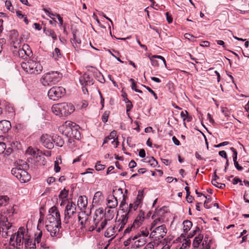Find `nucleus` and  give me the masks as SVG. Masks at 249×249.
I'll use <instances>...</instances> for the list:
<instances>
[{
    "label": "nucleus",
    "mask_w": 249,
    "mask_h": 249,
    "mask_svg": "<svg viewBox=\"0 0 249 249\" xmlns=\"http://www.w3.org/2000/svg\"><path fill=\"white\" fill-rule=\"evenodd\" d=\"M5 212H2L0 217V233L2 236L7 238L11 235L9 243L14 247L19 248L24 242L25 248L26 249L36 248L35 241L30 238L24 228L20 227L17 232L13 233L15 227L8 221L7 215H5Z\"/></svg>",
    "instance_id": "f257e3e1"
},
{
    "label": "nucleus",
    "mask_w": 249,
    "mask_h": 249,
    "mask_svg": "<svg viewBox=\"0 0 249 249\" xmlns=\"http://www.w3.org/2000/svg\"><path fill=\"white\" fill-rule=\"evenodd\" d=\"M21 66L25 71L30 74H38L42 71L43 69L42 66L39 62L32 59L26 62H22Z\"/></svg>",
    "instance_id": "f03ea898"
},
{
    "label": "nucleus",
    "mask_w": 249,
    "mask_h": 249,
    "mask_svg": "<svg viewBox=\"0 0 249 249\" xmlns=\"http://www.w3.org/2000/svg\"><path fill=\"white\" fill-rule=\"evenodd\" d=\"M61 77V73L52 71L43 75L40 79V81L44 86H51L59 81Z\"/></svg>",
    "instance_id": "7ed1b4c3"
},
{
    "label": "nucleus",
    "mask_w": 249,
    "mask_h": 249,
    "mask_svg": "<svg viewBox=\"0 0 249 249\" xmlns=\"http://www.w3.org/2000/svg\"><path fill=\"white\" fill-rule=\"evenodd\" d=\"M11 173L21 183L28 182L31 178V176L25 170L23 169L21 165L13 168L11 170Z\"/></svg>",
    "instance_id": "20e7f679"
},
{
    "label": "nucleus",
    "mask_w": 249,
    "mask_h": 249,
    "mask_svg": "<svg viewBox=\"0 0 249 249\" xmlns=\"http://www.w3.org/2000/svg\"><path fill=\"white\" fill-rule=\"evenodd\" d=\"M97 213H99L103 216L104 214L103 210L99 209L96 211V218H95L94 219V226L92 227H90L89 230L92 231L94 230H96L97 232H99L106 226L107 223V220L106 218H103L101 217L98 218V216L97 215Z\"/></svg>",
    "instance_id": "39448f33"
},
{
    "label": "nucleus",
    "mask_w": 249,
    "mask_h": 249,
    "mask_svg": "<svg viewBox=\"0 0 249 249\" xmlns=\"http://www.w3.org/2000/svg\"><path fill=\"white\" fill-rule=\"evenodd\" d=\"M65 94V89L62 87H53L48 92L49 98L53 101H57Z\"/></svg>",
    "instance_id": "423d86ee"
},
{
    "label": "nucleus",
    "mask_w": 249,
    "mask_h": 249,
    "mask_svg": "<svg viewBox=\"0 0 249 249\" xmlns=\"http://www.w3.org/2000/svg\"><path fill=\"white\" fill-rule=\"evenodd\" d=\"M61 220L59 221H46V228L52 237H57L59 234L61 228Z\"/></svg>",
    "instance_id": "0eeeda50"
},
{
    "label": "nucleus",
    "mask_w": 249,
    "mask_h": 249,
    "mask_svg": "<svg viewBox=\"0 0 249 249\" xmlns=\"http://www.w3.org/2000/svg\"><path fill=\"white\" fill-rule=\"evenodd\" d=\"M167 230L165 225L162 224L155 228L150 234V237L160 239L166 234Z\"/></svg>",
    "instance_id": "6e6552de"
},
{
    "label": "nucleus",
    "mask_w": 249,
    "mask_h": 249,
    "mask_svg": "<svg viewBox=\"0 0 249 249\" xmlns=\"http://www.w3.org/2000/svg\"><path fill=\"white\" fill-rule=\"evenodd\" d=\"M164 213V210L161 208L156 210L152 216V219H155L151 223L150 229V231H152L156 226H158L159 225L161 224L164 222V218L162 217V214Z\"/></svg>",
    "instance_id": "1a4fd4ad"
},
{
    "label": "nucleus",
    "mask_w": 249,
    "mask_h": 249,
    "mask_svg": "<svg viewBox=\"0 0 249 249\" xmlns=\"http://www.w3.org/2000/svg\"><path fill=\"white\" fill-rule=\"evenodd\" d=\"M76 214V205L73 202H68L65 207L64 222L68 223L69 219Z\"/></svg>",
    "instance_id": "9d476101"
},
{
    "label": "nucleus",
    "mask_w": 249,
    "mask_h": 249,
    "mask_svg": "<svg viewBox=\"0 0 249 249\" xmlns=\"http://www.w3.org/2000/svg\"><path fill=\"white\" fill-rule=\"evenodd\" d=\"M75 124V123L71 121H66L64 124L59 127V130L62 134L68 137Z\"/></svg>",
    "instance_id": "9b49d317"
},
{
    "label": "nucleus",
    "mask_w": 249,
    "mask_h": 249,
    "mask_svg": "<svg viewBox=\"0 0 249 249\" xmlns=\"http://www.w3.org/2000/svg\"><path fill=\"white\" fill-rule=\"evenodd\" d=\"M60 109L61 110V114L62 116H66L74 110V107L71 104H68L66 103H59Z\"/></svg>",
    "instance_id": "f8f14e48"
},
{
    "label": "nucleus",
    "mask_w": 249,
    "mask_h": 249,
    "mask_svg": "<svg viewBox=\"0 0 249 249\" xmlns=\"http://www.w3.org/2000/svg\"><path fill=\"white\" fill-rule=\"evenodd\" d=\"M41 143L48 149H51L53 147V137L47 134L42 135L40 137Z\"/></svg>",
    "instance_id": "ddd939ff"
},
{
    "label": "nucleus",
    "mask_w": 249,
    "mask_h": 249,
    "mask_svg": "<svg viewBox=\"0 0 249 249\" xmlns=\"http://www.w3.org/2000/svg\"><path fill=\"white\" fill-rule=\"evenodd\" d=\"M127 217L125 216H120L119 217H117L115 222V228L118 231H120L124 228V225L127 223Z\"/></svg>",
    "instance_id": "4468645a"
},
{
    "label": "nucleus",
    "mask_w": 249,
    "mask_h": 249,
    "mask_svg": "<svg viewBox=\"0 0 249 249\" xmlns=\"http://www.w3.org/2000/svg\"><path fill=\"white\" fill-rule=\"evenodd\" d=\"M81 84L83 86V88L87 86H90L93 84V79L88 74L85 73L79 79Z\"/></svg>",
    "instance_id": "2eb2a0df"
},
{
    "label": "nucleus",
    "mask_w": 249,
    "mask_h": 249,
    "mask_svg": "<svg viewBox=\"0 0 249 249\" xmlns=\"http://www.w3.org/2000/svg\"><path fill=\"white\" fill-rule=\"evenodd\" d=\"M29 46L27 44H24L21 49H19L18 51V56L24 59L29 56L31 54V52L29 50Z\"/></svg>",
    "instance_id": "dca6fc26"
},
{
    "label": "nucleus",
    "mask_w": 249,
    "mask_h": 249,
    "mask_svg": "<svg viewBox=\"0 0 249 249\" xmlns=\"http://www.w3.org/2000/svg\"><path fill=\"white\" fill-rule=\"evenodd\" d=\"M11 128V124L9 121H0V134L7 132Z\"/></svg>",
    "instance_id": "f3484780"
},
{
    "label": "nucleus",
    "mask_w": 249,
    "mask_h": 249,
    "mask_svg": "<svg viewBox=\"0 0 249 249\" xmlns=\"http://www.w3.org/2000/svg\"><path fill=\"white\" fill-rule=\"evenodd\" d=\"M118 204V200L115 198L114 196H112L111 195L108 196L107 198V205L108 208H115L117 206Z\"/></svg>",
    "instance_id": "a211bd4d"
},
{
    "label": "nucleus",
    "mask_w": 249,
    "mask_h": 249,
    "mask_svg": "<svg viewBox=\"0 0 249 249\" xmlns=\"http://www.w3.org/2000/svg\"><path fill=\"white\" fill-rule=\"evenodd\" d=\"M79 126L76 124L73 127L72 130L71 132L67 137L74 138L76 140H79L81 138V135L79 131Z\"/></svg>",
    "instance_id": "6ab92c4d"
},
{
    "label": "nucleus",
    "mask_w": 249,
    "mask_h": 249,
    "mask_svg": "<svg viewBox=\"0 0 249 249\" xmlns=\"http://www.w3.org/2000/svg\"><path fill=\"white\" fill-rule=\"evenodd\" d=\"M78 220L82 227H85L87 225L89 219V216L85 212H81L78 215Z\"/></svg>",
    "instance_id": "aec40b11"
},
{
    "label": "nucleus",
    "mask_w": 249,
    "mask_h": 249,
    "mask_svg": "<svg viewBox=\"0 0 249 249\" xmlns=\"http://www.w3.org/2000/svg\"><path fill=\"white\" fill-rule=\"evenodd\" d=\"M144 219V213L143 212L141 211L133 223V226L136 228L139 227L143 221Z\"/></svg>",
    "instance_id": "412c9836"
},
{
    "label": "nucleus",
    "mask_w": 249,
    "mask_h": 249,
    "mask_svg": "<svg viewBox=\"0 0 249 249\" xmlns=\"http://www.w3.org/2000/svg\"><path fill=\"white\" fill-rule=\"evenodd\" d=\"M126 195L124 194L122 188L117 187H116L113 190L112 195H111L112 196H114L115 198L117 200L121 198V197L123 198Z\"/></svg>",
    "instance_id": "4be33fe9"
},
{
    "label": "nucleus",
    "mask_w": 249,
    "mask_h": 249,
    "mask_svg": "<svg viewBox=\"0 0 249 249\" xmlns=\"http://www.w3.org/2000/svg\"><path fill=\"white\" fill-rule=\"evenodd\" d=\"M155 58H158L161 60L165 66H166V61L165 58L161 56V55H153L151 57H149V59L151 62V64L153 66L157 67L159 66V64L157 60L154 59Z\"/></svg>",
    "instance_id": "5701e85b"
},
{
    "label": "nucleus",
    "mask_w": 249,
    "mask_h": 249,
    "mask_svg": "<svg viewBox=\"0 0 249 249\" xmlns=\"http://www.w3.org/2000/svg\"><path fill=\"white\" fill-rule=\"evenodd\" d=\"M121 210L123 211L124 214L121 216L126 215L127 217V220H128L130 214L132 213V211H134L133 205L130 203L129 205L126 206L125 207H124V208H122Z\"/></svg>",
    "instance_id": "b1692460"
},
{
    "label": "nucleus",
    "mask_w": 249,
    "mask_h": 249,
    "mask_svg": "<svg viewBox=\"0 0 249 249\" xmlns=\"http://www.w3.org/2000/svg\"><path fill=\"white\" fill-rule=\"evenodd\" d=\"M88 204L87 198L85 196H80L78 199L77 205L80 208H85Z\"/></svg>",
    "instance_id": "393cba45"
},
{
    "label": "nucleus",
    "mask_w": 249,
    "mask_h": 249,
    "mask_svg": "<svg viewBox=\"0 0 249 249\" xmlns=\"http://www.w3.org/2000/svg\"><path fill=\"white\" fill-rule=\"evenodd\" d=\"M49 213L51 215H53L54 217L58 218V221L61 220L60 214L56 207H52L50 209Z\"/></svg>",
    "instance_id": "a878e982"
},
{
    "label": "nucleus",
    "mask_w": 249,
    "mask_h": 249,
    "mask_svg": "<svg viewBox=\"0 0 249 249\" xmlns=\"http://www.w3.org/2000/svg\"><path fill=\"white\" fill-rule=\"evenodd\" d=\"M117 231H118L115 228L114 226L113 227H109L106 230L105 233V236L107 237H110L114 236Z\"/></svg>",
    "instance_id": "bb28decb"
},
{
    "label": "nucleus",
    "mask_w": 249,
    "mask_h": 249,
    "mask_svg": "<svg viewBox=\"0 0 249 249\" xmlns=\"http://www.w3.org/2000/svg\"><path fill=\"white\" fill-rule=\"evenodd\" d=\"M52 111L55 115L59 116L60 117L62 116L61 114V110L60 109V104H56L53 105L52 107Z\"/></svg>",
    "instance_id": "cd10ccee"
},
{
    "label": "nucleus",
    "mask_w": 249,
    "mask_h": 249,
    "mask_svg": "<svg viewBox=\"0 0 249 249\" xmlns=\"http://www.w3.org/2000/svg\"><path fill=\"white\" fill-rule=\"evenodd\" d=\"M53 141L57 146L60 147H62L64 143L63 139L56 135L53 136Z\"/></svg>",
    "instance_id": "c85d7f7f"
},
{
    "label": "nucleus",
    "mask_w": 249,
    "mask_h": 249,
    "mask_svg": "<svg viewBox=\"0 0 249 249\" xmlns=\"http://www.w3.org/2000/svg\"><path fill=\"white\" fill-rule=\"evenodd\" d=\"M203 238V235L202 234H199L196 236L193 241V246L195 248H197L202 241Z\"/></svg>",
    "instance_id": "c756f323"
},
{
    "label": "nucleus",
    "mask_w": 249,
    "mask_h": 249,
    "mask_svg": "<svg viewBox=\"0 0 249 249\" xmlns=\"http://www.w3.org/2000/svg\"><path fill=\"white\" fill-rule=\"evenodd\" d=\"M149 234V231L146 227H143L141 228L140 232L137 234L138 237H141L142 236V238H145Z\"/></svg>",
    "instance_id": "7c9ffc66"
},
{
    "label": "nucleus",
    "mask_w": 249,
    "mask_h": 249,
    "mask_svg": "<svg viewBox=\"0 0 249 249\" xmlns=\"http://www.w3.org/2000/svg\"><path fill=\"white\" fill-rule=\"evenodd\" d=\"M138 240H136L134 243V248H139L144 245L146 242V239L142 237H139Z\"/></svg>",
    "instance_id": "2f4dec72"
},
{
    "label": "nucleus",
    "mask_w": 249,
    "mask_h": 249,
    "mask_svg": "<svg viewBox=\"0 0 249 249\" xmlns=\"http://www.w3.org/2000/svg\"><path fill=\"white\" fill-rule=\"evenodd\" d=\"M183 225L184 232H187L193 226L192 222L188 220H184L183 222Z\"/></svg>",
    "instance_id": "473e14b6"
},
{
    "label": "nucleus",
    "mask_w": 249,
    "mask_h": 249,
    "mask_svg": "<svg viewBox=\"0 0 249 249\" xmlns=\"http://www.w3.org/2000/svg\"><path fill=\"white\" fill-rule=\"evenodd\" d=\"M103 194L101 192H96L93 196V202L95 203H98L103 199Z\"/></svg>",
    "instance_id": "72a5a7b5"
},
{
    "label": "nucleus",
    "mask_w": 249,
    "mask_h": 249,
    "mask_svg": "<svg viewBox=\"0 0 249 249\" xmlns=\"http://www.w3.org/2000/svg\"><path fill=\"white\" fill-rule=\"evenodd\" d=\"M144 160L145 162L149 163L153 167H156L158 165L157 161L153 157H147Z\"/></svg>",
    "instance_id": "f704fd0d"
},
{
    "label": "nucleus",
    "mask_w": 249,
    "mask_h": 249,
    "mask_svg": "<svg viewBox=\"0 0 249 249\" xmlns=\"http://www.w3.org/2000/svg\"><path fill=\"white\" fill-rule=\"evenodd\" d=\"M116 136V132L115 131H112L110 135L107 136V137H109L110 138V140H113L112 141V143H113L114 142H115V147L116 148L118 145L119 142L118 141H116L115 137Z\"/></svg>",
    "instance_id": "c9c22d12"
},
{
    "label": "nucleus",
    "mask_w": 249,
    "mask_h": 249,
    "mask_svg": "<svg viewBox=\"0 0 249 249\" xmlns=\"http://www.w3.org/2000/svg\"><path fill=\"white\" fill-rule=\"evenodd\" d=\"M61 54L60 49L57 48H55L54 51L53 53V57L54 59L57 60L61 57Z\"/></svg>",
    "instance_id": "e433bc0d"
},
{
    "label": "nucleus",
    "mask_w": 249,
    "mask_h": 249,
    "mask_svg": "<svg viewBox=\"0 0 249 249\" xmlns=\"http://www.w3.org/2000/svg\"><path fill=\"white\" fill-rule=\"evenodd\" d=\"M61 163V159H56V160L54 161V170L56 173H58L60 171L61 168L59 166V164Z\"/></svg>",
    "instance_id": "4c0bfd02"
},
{
    "label": "nucleus",
    "mask_w": 249,
    "mask_h": 249,
    "mask_svg": "<svg viewBox=\"0 0 249 249\" xmlns=\"http://www.w3.org/2000/svg\"><path fill=\"white\" fill-rule=\"evenodd\" d=\"M9 198L7 196H0V207L6 205Z\"/></svg>",
    "instance_id": "58836bf2"
},
{
    "label": "nucleus",
    "mask_w": 249,
    "mask_h": 249,
    "mask_svg": "<svg viewBox=\"0 0 249 249\" xmlns=\"http://www.w3.org/2000/svg\"><path fill=\"white\" fill-rule=\"evenodd\" d=\"M110 209V208H108L107 207V208L105 209V215L107 217L112 218L114 215V213L113 211H111Z\"/></svg>",
    "instance_id": "ea45409f"
},
{
    "label": "nucleus",
    "mask_w": 249,
    "mask_h": 249,
    "mask_svg": "<svg viewBox=\"0 0 249 249\" xmlns=\"http://www.w3.org/2000/svg\"><path fill=\"white\" fill-rule=\"evenodd\" d=\"M138 238V237L137 235H135L133 237H129L124 242V246L126 247V246H128L129 245H130V244L131 242V240H135Z\"/></svg>",
    "instance_id": "a19ab883"
},
{
    "label": "nucleus",
    "mask_w": 249,
    "mask_h": 249,
    "mask_svg": "<svg viewBox=\"0 0 249 249\" xmlns=\"http://www.w3.org/2000/svg\"><path fill=\"white\" fill-rule=\"evenodd\" d=\"M6 8L12 12H14V8L12 5L11 2L10 0H6L5 2Z\"/></svg>",
    "instance_id": "79ce46f5"
},
{
    "label": "nucleus",
    "mask_w": 249,
    "mask_h": 249,
    "mask_svg": "<svg viewBox=\"0 0 249 249\" xmlns=\"http://www.w3.org/2000/svg\"><path fill=\"white\" fill-rule=\"evenodd\" d=\"M127 198V195L123 197V199H122V201H121L120 204V207L121 208V209L122 208H124V207H125L126 206L128 205L126 202Z\"/></svg>",
    "instance_id": "37998d69"
},
{
    "label": "nucleus",
    "mask_w": 249,
    "mask_h": 249,
    "mask_svg": "<svg viewBox=\"0 0 249 249\" xmlns=\"http://www.w3.org/2000/svg\"><path fill=\"white\" fill-rule=\"evenodd\" d=\"M46 221H59L58 219L54 217L53 215H51L50 214H48L47 215L46 220Z\"/></svg>",
    "instance_id": "c03bdc74"
},
{
    "label": "nucleus",
    "mask_w": 249,
    "mask_h": 249,
    "mask_svg": "<svg viewBox=\"0 0 249 249\" xmlns=\"http://www.w3.org/2000/svg\"><path fill=\"white\" fill-rule=\"evenodd\" d=\"M184 36L186 39H187L189 40L192 41L193 42H194L196 40L195 39L196 37L191 34L186 33L184 35Z\"/></svg>",
    "instance_id": "a18cd8bd"
},
{
    "label": "nucleus",
    "mask_w": 249,
    "mask_h": 249,
    "mask_svg": "<svg viewBox=\"0 0 249 249\" xmlns=\"http://www.w3.org/2000/svg\"><path fill=\"white\" fill-rule=\"evenodd\" d=\"M109 115V111H106L104 113L102 116V120L103 122L106 123L107 121Z\"/></svg>",
    "instance_id": "49530a36"
},
{
    "label": "nucleus",
    "mask_w": 249,
    "mask_h": 249,
    "mask_svg": "<svg viewBox=\"0 0 249 249\" xmlns=\"http://www.w3.org/2000/svg\"><path fill=\"white\" fill-rule=\"evenodd\" d=\"M205 197H206L207 200H205L204 202V206L206 209H210L211 208V206L208 204L211 201V197L210 196H205Z\"/></svg>",
    "instance_id": "de8ad7c7"
},
{
    "label": "nucleus",
    "mask_w": 249,
    "mask_h": 249,
    "mask_svg": "<svg viewBox=\"0 0 249 249\" xmlns=\"http://www.w3.org/2000/svg\"><path fill=\"white\" fill-rule=\"evenodd\" d=\"M142 202V201H141V200H138L136 198V200L134 202V203H131L132 205H133V210L135 211H136L139 206L140 205V204Z\"/></svg>",
    "instance_id": "09e8293b"
},
{
    "label": "nucleus",
    "mask_w": 249,
    "mask_h": 249,
    "mask_svg": "<svg viewBox=\"0 0 249 249\" xmlns=\"http://www.w3.org/2000/svg\"><path fill=\"white\" fill-rule=\"evenodd\" d=\"M200 231V229L198 227H196V229L194 230L192 232H190L189 234L188 235L187 238H190L193 237L197 231Z\"/></svg>",
    "instance_id": "8fccbe9b"
},
{
    "label": "nucleus",
    "mask_w": 249,
    "mask_h": 249,
    "mask_svg": "<svg viewBox=\"0 0 249 249\" xmlns=\"http://www.w3.org/2000/svg\"><path fill=\"white\" fill-rule=\"evenodd\" d=\"M231 150L233 152V160L234 162V163H235L237 161V152L236 150L233 148L231 147Z\"/></svg>",
    "instance_id": "3c124183"
},
{
    "label": "nucleus",
    "mask_w": 249,
    "mask_h": 249,
    "mask_svg": "<svg viewBox=\"0 0 249 249\" xmlns=\"http://www.w3.org/2000/svg\"><path fill=\"white\" fill-rule=\"evenodd\" d=\"M105 166L100 164V161L97 162L95 165V169L97 171H101L105 169Z\"/></svg>",
    "instance_id": "603ef678"
},
{
    "label": "nucleus",
    "mask_w": 249,
    "mask_h": 249,
    "mask_svg": "<svg viewBox=\"0 0 249 249\" xmlns=\"http://www.w3.org/2000/svg\"><path fill=\"white\" fill-rule=\"evenodd\" d=\"M71 42L73 44L75 43V44L76 43L77 44H80L81 43V40L80 39L77 38L75 34H73V38L71 39Z\"/></svg>",
    "instance_id": "864d4df0"
},
{
    "label": "nucleus",
    "mask_w": 249,
    "mask_h": 249,
    "mask_svg": "<svg viewBox=\"0 0 249 249\" xmlns=\"http://www.w3.org/2000/svg\"><path fill=\"white\" fill-rule=\"evenodd\" d=\"M143 194H144L143 190H139L138 191V194L137 197L136 198L137 199L140 200L141 201H142V200L143 198V197H144Z\"/></svg>",
    "instance_id": "5fc2aeb1"
},
{
    "label": "nucleus",
    "mask_w": 249,
    "mask_h": 249,
    "mask_svg": "<svg viewBox=\"0 0 249 249\" xmlns=\"http://www.w3.org/2000/svg\"><path fill=\"white\" fill-rule=\"evenodd\" d=\"M142 86H143L145 88H146V89L149 92H150L151 94H152L153 95V96H154V97L155 99H157L158 97H157V94H156V93L151 88H150L149 87H147V86H144V85H142Z\"/></svg>",
    "instance_id": "6e6d98bb"
},
{
    "label": "nucleus",
    "mask_w": 249,
    "mask_h": 249,
    "mask_svg": "<svg viewBox=\"0 0 249 249\" xmlns=\"http://www.w3.org/2000/svg\"><path fill=\"white\" fill-rule=\"evenodd\" d=\"M126 103H127L126 106V113H127V115H129L128 112L130 111L131 110V109L132 108L133 105L130 101V102H127Z\"/></svg>",
    "instance_id": "4d7b16f0"
},
{
    "label": "nucleus",
    "mask_w": 249,
    "mask_h": 249,
    "mask_svg": "<svg viewBox=\"0 0 249 249\" xmlns=\"http://www.w3.org/2000/svg\"><path fill=\"white\" fill-rule=\"evenodd\" d=\"M137 229L135 227L133 226L132 224L130 227H128L124 231V233L126 234L129 233L133 229L135 230Z\"/></svg>",
    "instance_id": "13d9d810"
},
{
    "label": "nucleus",
    "mask_w": 249,
    "mask_h": 249,
    "mask_svg": "<svg viewBox=\"0 0 249 249\" xmlns=\"http://www.w3.org/2000/svg\"><path fill=\"white\" fill-rule=\"evenodd\" d=\"M6 148V145L5 143L0 142V154L3 153Z\"/></svg>",
    "instance_id": "bf43d9fd"
},
{
    "label": "nucleus",
    "mask_w": 249,
    "mask_h": 249,
    "mask_svg": "<svg viewBox=\"0 0 249 249\" xmlns=\"http://www.w3.org/2000/svg\"><path fill=\"white\" fill-rule=\"evenodd\" d=\"M48 32L49 33V36H51L53 40H56L57 39V36L54 33V32L52 30L48 31Z\"/></svg>",
    "instance_id": "052dcab7"
},
{
    "label": "nucleus",
    "mask_w": 249,
    "mask_h": 249,
    "mask_svg": "<svg viewBox=\"0 0 249 249\" xmlns=\"http://www.w3.org/2000/svg\"><path fill=\"white\" fill-rule=\"evenodd\" d=\"M129 81L130 82H131V89L133 90H135L137 89V86H136V84L134 80L132 78H130L129 79Z\"/></svg>",
    "instance_id": "680f3d73"
},
{
    "label": "nucleus",
    "mask_w": 249,
    "mask_h": 249,
    "mask_svg": "<svg viewBox=\"0 0 249 249\" xmlns=\"http://www.w3.org/2000/svg\"><path fill=\"white\" fill-rule=\"evenodd\" d=\"M55 181V178L53 177H49L47 178V182L48 183V184L50 185L52 183L54 182Z\"/></svg>",
    "instance_id": "e2e57ef3"
},
{
    "label": "nucleus",
    "mask_w": 249,
    "mask_h": 249,
    "mask_svg": "<svg viewBox=\"0 0 249 249\" xmlns=\"http://www.w3.org/2000/svg\"><path fill=\"white\" fill-rule=\"evenodd\" d=\"M188 113L186 110L182 111L180 113V116L183 120H186V117L188 116Z\"/></svg>",
    "instance_id": "0e129e2a"
},
{
    "label": "nucleus",
    "mask_w": 249,
    "mask_h": 249,
    "mask_svg": "<svg viewBox=\"0 0 249 249\" xmlns=\"http://www.w3.org/2000/svg\"><path fill=\"white\" fill-rule=\"evenodd\" d=\"M190 241L189 239L188 240L186 241L185 243H183L182 246L179 248V249H184L186 247L189 246L190 244Z\"/></svg>",
    "instance_id": "69168bd1"
},
{
    "label": "nucleus",
    "mask_w": 249,
    "mask_h": 249,
    "mask_svg": "<svg viewBox=\"0 0 249 249\" xmlns=\"http://www.w3.org/2000/svg\"><path fill=\"white\" fill-rule=\"evenodd\" d=\"M67 192L64 189V190L61 191L59 196L60 197H61V198H65L67 197Z\"/></svg>",
    "instance_id": "338daca9"
},
{
    "label": "nucleus",
    "mask_w": 249,
    "mask_h": 249,
    "mask_svg": "<svg viewBox=\"0 0 249 249\" xmlns=\"http://www.w3.org/2000/svg\"><path fill=\"white\" fill-rule=\"evenodd\" d=\"M139 155L141 158H144L145 157V152L143 149L140 150L139 152Z\"/></svg>",
    "instance_id": "774afa93"
}]
</instances>
